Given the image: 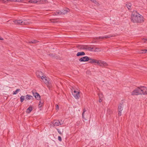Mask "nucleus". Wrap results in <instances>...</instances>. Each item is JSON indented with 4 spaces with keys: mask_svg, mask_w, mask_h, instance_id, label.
<instances>
[{
    "mask_svg": "<svg viewBox=\"0 0 147 147\" xmlns=\"http://www.w3.org/2000/svg\"><path fill=\"white\" fill-rule=\"evenodd\" d=\"M131 20L134 22H141L143 21V16L136 11L133 12Z\"/></svg>",
    "mask_w": 147,
    "mask_h": 147,
    "instance_id": "1",
    "label": "nucleus"
},
{
    "mask_svg": "<svg viewBox=\"0 0 147 147\" xmlns=\"http://www.w3.org/2000/svg\"><path fill=\"white\" fill-rule=\"evenodd\" d=\"M147 94V88L144 86H141L136 89L132 92V95L139 94Z\"/></svg>",
    "mask_w": 147,
    "mask_h": 147,
    "instance_id": "2",
    "label": "nucleus"
},
{
    "mask_svg": "<svg viewBox=\"0 0 147 147\" xmlns=\"http://www.w3.org/2000/svg\"><path fill=\"white\" fill-rule=\"evenodd\" d=\"M36 74L38 77L41 78L43 81L47 86H49L51 84V82L49 78L45 76H43V74L40 71H38L36 72Z\"/></svg>",
    "mask_w": 147,
    "mask_h": 147,
    "instance_id": "3",
    "label": "nucleus"
},
{
    "mask_svg": "<svg viewBox=\"0 0 147 147\" xmlns=\"http://www.w3.org/2000/svg\"><path fill=\"white\" fill-rule=\"evenodd\" d=\"M72 93L74 97L76 99H78L80 97L79 91L76 90H72Z\"/></svg>",
    "mask_w": 147,
    "mask_h": 147,
    "instance_id": "4",
    "label": "nucleus"
},
{
    "mask_svg": "<svg viewBox=\"0 0 147 147\" xmlns=\"http://www.w3.org/2000/svg\"><path fill=\"white\" fill-rule=\"evenodd\" d=\"M96 63L101 66L106 67L107 65V64L106 62L100 60H97Z\"/></svg>",
    "mask_w": 147,
    "mask_h": 147,
    "instance_id": "5",
    "label": "nucleus"
},
{
    "mask_svg": "<svg viewBox=\"0 0 147 147\" xmlns=\"http://www.w3.org/2000/svg\"><path fill=\"white\" fill-rule=\"evenodd\" d=\"M52 123L54 126H58L60 125L63 124V122L61 121L60 122L58 120H55L52 122Z\"/></svg>",
    "mask_w": 147,
    "mask_h": 147,
    "instance_id": "6",
    "label": "nucleus"
},
{
    "mask_svg": "<svg viewBox=\"0 0 147 147\" xmlns=\"http://www.w3.org/2000/svg\"><path fill=\"white\" fill-rule=\"evenodd\" d=\"M69 9L66 8L62 10V11H60L57 12V13L59 14H65L69 12Z\"/></svg>",
    "mask_w": 147,
    "mask_h": 147,
    "instance_id": "7",
    "label": "nucleus"
},
{
    "mask_svg": "<svg viewBox=\"0 0 147 147\" xmlns=\"http://www.w3.org/2000/svg\"><path fill=\"white\" fill-rule=\"evenodd\" d=\"M33 96L37 100H40V95L36 92H32Z\"/></svg>",
    "mask_w": 147,
    "mask_h": 147,
    "instance_id": "8",
    "label": "nucleus"
},
{
    "mask_svg": "<svg viewBox=\"0 0 147 147\" xmlns=\"http://www.w3.org/2000/svg\"><path fill=\"white\" fill-rule=\"evenodd\" d=\"M89 59V57L87 56H85L80 59L79 60L80 62H84L88 61Z\"/></svg>",
    "mask_w": 147,
    "mask_h": 147,
    "instance_id": "9",
    "label": "nucleus"
},
{
    "mask_svg": "<svg viewBox=\"0 0 147 147\" xmlns=\"http://www.w3.org/2000/svg\"><path fill=\"white\" fill-rule=\"evenodd\" d=\"M15 24L17 25H23V21L22 20H17L13 21Z\"/></svg>",
    "mask_w": 147,
    "mask_h": 147,
    "instance_id": "10",
    "label": "nucleus"
},
{
    "mask_svg": "<svg viewBox=\"0 0 147 147\" xmlns=\"http://www.w3.org/2000/svg\"><path fill=\"white\" fill-rule=\"evenodd\" d=\"M41 0H30L29 2V3H33L40 4L41 3Z\"/></svg>",
    "mask_w": 147,
    "mask_h": 147,
    "instance_id": "11",
    "label": "nucleus"
},
{
    "mask_svg": "<svg viewBox=\"0 0 147 147\" xmlns=\"http://www.w3.org/2000/svg\"><path fill=\"white\" fill-rule=\"evenodd\" d=\"M86 47L87 45H80L78 46V49L81 50H86Z\"/></svg>",
    "mask_w": 147,
    "mask_h": 147,
    "instance_id": "12",
    "label": "nucleus"
},
{
    "mask_svg": "<svg viewBox=\"0 0 147 147\" xmlns=\"http://www.w3.org/2000/svg\"><path fill=\"white\" fill-rule=\"evenodd\" d=\"M97 59H94L91 58H89V62L90 63H96Z\"/></svg>",
    "mask_w": 147,
    "mask_h": 147,
    "instance_id": "13",
    "label": "nucleus"
},
{
    "mask_svg": "<svg viewBox=\"0 0 147 147\" xmlns=\"http://www.w3.org/2000/svg\"><path fill=\"white\" fill-rule=\"evenodd\" d=\"M30 23V22L29 20H24L23 21V25H27Z\"/></svg>",
    "mask_w": 147,
    "mask_h": 147,
    "instance_id": "14",
    "label": "nucleus"
},
{
    "mask_svg": "<svg viewBox=\"0 0 147 147\" xmlns=\"http://www.w3.org/2000/svg\"><path fill=\"white\" fill-rule=\"evenodd\" d=\"M24 96L25 98V100H30L32 97V96L29 95H27L26 96Z\"/></svg>",
    "mask_w": 147,
    "mask_h": 147,
    "instance_id": "15",
    "label": "nucleus"
},
{
    "mask_svg": "<svg viewBox=\"0 0 147 147\" xmlns=\"http://www.w3.org/2000/svg\"><path fill=\"white\" fill-rule=\"evenodd\" d=\"M32 107L30 106L27 109L26 112L27 113H29L32 111Z\"/></svg>",
    "mask_w": 147,
    "mask_h": 147,
    "instance_id": "16",
    "label": "nucleus"
},
{
    "mask_svg": "<svg viewBox=\"0 0 147 147\" xmlns=\"http://www.w3.org/2000/svg\"><path fill=\"white\" fill-rule=\"evenodd\" d=\"M85 55V53L84 52H78L77 53L76 55L77 56H82Z\"/></svg>",
    "mask_w": 147,
    "mask_h": 147,
    "instance_id": "17",
    "label": "nucleus"
},
{
    "mask_svg": "<svg viewBox=\"0 0 147 147\" xmlns=\"http://www.w3.org/2000/svg\"><path fill=\"white\" fill-rule=\"evenodd\" d=\"M86 110L85 109H84L83 110V113L82 114V118L85 120H87V119L85 118L84 117V114H85V113L86 112Z\"/></svg>",
    "mask_w": 147,
    "mask_h": 147,
    "instance_id": "18",
    "label": "nucleus"
},
{
    "mask_svg": "<svg viewBox=\"0 0 147 147\" xmlns=\"http://www.w3.org/2000/svg\"><path fill=\"white\" fill-rule=\"evenodd\" d=\"M15 0H0V1L3 3H5L7 1H14Z\"/></svg>",
    "mask_w": 147,
    "mask_h": 147,
    "instance_id": "19",
    "label": "nucleus"
},
{
    "mask_svg": "<svg viewBox=\"0 0 147 147\" xmlns=\"http://www.w3.org/2000/svg\"><path fill=\"white\" fill-rule=\"evenodd\" d=\"M123 110V106L120 104L118 106V111H122Z\"/></svg>",
    "mask_w": 147,
    "mask_h": 147,
    "instance_id": "20",
    "label": "nucleus"
},
{
    "mask_svg": "<svg viewBox=\"0 0 147 147\" xmlns=\"http://www.w3.org/2000/svg\"><path fill=\"white\" fill-rule=\"evenodd\" d=\"M126 7L128 8V9H130L131 6V4L130 3H127V4H126Z\"/></svg>",
    "mask_w": 147,
    "mask_h": 147,
    "instance_id": "21",
    "label": "nucleus"
},
{
    "mask_svg": "<svg viewBox=\"0 0 147 147\" xmlns=\"http://www.w3.org/2000/svg\"><path fill=\"white\" fill-rule=\"evenodd\" d=\"M112 36H105L103 37H99L98 38L99 39H103L104 38H110V37H112Z\"/></svg>",
    "mask_w": 147,
    "mask_h": 147,
    "instance_id": "22",
    "label": "nucleus"
},
{
    "mask_svg": "<svg viewBox=\"0 0 147 147\" xmlns=\"http://www.w3.org/2000/svg\"><path fill=\"white\" fill-rule=\"evenodd\" d=\"M87 48L86 50H88L89 51H94L93 50L94 49L93 48H91L90 47H89L88 46H87Z\"/></svg>",
    "mask_w": 147,
    "mask_h": 147,
    "instance_id": "23",
    "label": "nucleus"
},
{
    "mask_svg": "<svg viewBox=\"0 0 147 147\" xmlns=\"http://www.w3.org/2000/svg\"><path fill=\"white\" fill-rule=\"evenodd\" d=\"M20 90L19 89H17L16 90L14 91H13V94L15 95L16 94L20 91Z\"/></svg>",
    "mask_w": 147,
    "mask_h": 147,
    "instance_id": "24",
    "label": "nucleus"
},
{
    "mask_svg": "<svg viewBox=\"0 0 147 147\" xmlns=\"http://www.w3.org/2000/svg\"><path fill=\"white\" fill-rule=\"evenodd\" d=\"M101 50V49L99 48H96L94 51L95 52H99Z\"/></svg>",
    "mask_w": 147,
    "mask_h": 147,
    "instance_id": "25",
    "label": "nucleus"
},
{
    "mask_svg": "<svg viewBox=\"0 0 147 147\" xmlns=\"http://www.w3.org/2000/svg\"><path fill=\"white\" fill-rule=\"evenodd\" d=\"M20 101L21 102H22L24 100H25V98L24 96H22L20 97Z\"/></svg>",
    "mask_w": 147,
    "mask_h": 147,
    "instance_id": "26",
    "label": "nucleus"
},
{
    "mask_svg": "<svg viewBox=\"0 0 147 147\" xmlns=\"http://www.w3.org/2000/svg\"><path fill=\"white\" fill-rule=\"evenodd\" d=\"M147 53V50H141L140 52V53Z\"/></svg>",
    "mask_w": 147,
    "mask_h": 147,
    "instance_id": "27",
    "label": "nucleus"
},
{
    "mask_svg": "<svg viewBox=\"0 0 147 147\" xmlns=\"http://www.w3.org/2000/svg\"><path fill=\"white\" fill-rule=\"evenodd\" d=\"M147 42V38H143L142 39V42L144 43H146Z\"/></svg>",
    "mask_w": 147,
    "mask_h": 147,
    "instance_id": "28",
    "label": "nucleus"
},
{
    "mask_svg": "<svg viewBox=\"0 0 147 147\" xmlns=\"http://www.w3.org/2000/svg\"><path fill=\"white\" fill-rule=\"evenodd\" d=\"M43 104V102H42L41 101H40L39 102V104H38V107L39 108H40L42 107V105Z\"/></svg>",
    "mask_w": 147,
    "mask_h": 147,
    "instance_id": "29",
    "label": "nucleus"
},
{
    "mask_svg": "<svg viewBox=\"0 0 147 147\" xmlns=\"http://www.w3.org/2000/svg\"><path fill=\"white\" fill-rule=\"evenodd\" d=\"M111 112V110L109 109L108 108L107 110V113L108 114H110Z\"/></svg>",
    "mask_w": 147,
    "mask_h": 147,
    "instance_id": "30",
    "label": "nucleus"
},
{
    "mask_svg": "<svg viewBox=\"0 0 147 147\" xmlns=\"http://www.w3.org/2000/svg\"><path fill=\"white\" fill-rule=\"evenodd\" d=\"M37 42L38 41L36 40H33L32 41L29 42V43H37Z\"/></svg>",
    "mask_w": 147,
    "mask_h": 147,
    "instance_id": "31",
    "label": "nucleus"
},
{
    "mask_svg": "<svg viewBox=\"0 0 147 147\" xmlns=\"http://www.w3.org/2000/svg\"><path fill=\"white\" fill-rule=\"evenodd\" d=\"M98 96L99 98H101L103 96V95L102 94H99Z\"/></svg>",
    "mask_w": 147,
    "mask_h": 147,
    "instance_id": "32",
    "label": "nucleus"
},
{
    "mask_svg": "<svg viewBox=\"0 0 147 147\" xmlns=\"http://www.w3.org/2000/svg\"><path fill=\"white\" fill-rule=\"evenodd\" d=\"M58 140L60 141H61V140H62L60 136H59L58 137Z\"/></svg>",
    "mask_w": 147,
    "mask_h": 147,
    "instance_id": "33",
    "label": "nucleus"
},
{
    "mask_svg": "<svg viewBox=\"0 0 147 147\" xmlns=\"http://www.w3.org/2000/svg\"><path fill=\"white\" fill-rule=\"evenodd\" d=\"M119 111V113H118V115L119 116H121V111Z\"/></svg>",
    "mask_w": 147,
    "mask_h": 147,
    "instance_id": "34",
    "label": "nucleus"
},
{
    "mask_svg": "<svg viewBox=\"0 0 147 147\" xmlns=\"http://www.w3.org/2000/svg\"><path fill=\"white\" fill-rule=\"evenodd\" d=\"M57 130L58 131V132L60 134H61V132L60 130L59 129H57Z\"/></svg>",
    "mask_w": 147,
    "mask_h": 147,
    "instance_id": "35",
    "label": "nucleus"
},
{
    "mask_svg": "<svg viewBox=\"0 0 147 147\" xmlns=\"http://www.w3.org/2000/svg\"><path fill=\"white\" fill-rule=\"evenodd\" d=\"M43 1L44 3H48V1L47 0H43Z\"/></svg>",
    "mask_w": 147,
    "mask_h": 147,
    "instance_id": "36",
    "label": "nucleus"
},
{
    "mask_svg": "<svg viewBox=\"0 0 147 147\" xmlns=\"http://www.w3.org/2000/svg\"><path fill=\"white\" fill-rule=\"evenodd\" d=\"M56 109H57V110H58L59 109V106L58 105H57V106H56Z\"/></svg>",
    "mask_w": 147,
    "mask_h": 147,
    "instance_id": "37",
    "label": "nucleus"
},
{
    "mask_svg": "<svg viewBox=\"0 0 147 147\" xmlns=\"http://www.w3.org/2000/svg\"><path fill=\"white\" fill-rule=\"evenodd\" d=\"M102 101V100L101 99V98H99V102H101Z\"/></svg>",
    "mask_w": 147,
    "mask_h": 147,
    "instance_id": "38",
    "label": "nucleus"
},
{
    "mask_svg": "<svg viewBox=\"0 0 147 147\" xmlns=\"http://www.w3.org/2000/svg\"><path fill=\"white\" fill-rule=\"evenodd\" d=\"M0 40H3V39L2 38L0 37Z\"/></svg>",
    "mask_w": 147,
    "mask_h": 147,
    "instance_id": "39",
    "label": "nucleus"
},
{
    "mask_svg": "<svg viewBox=\"0 0 147 147\" xmlns=\"http://www.w3.org/2000/svg\"><path fill=\"white\" fill-rule=\"evenodd\" d=\"M38 74V75H41V74H40V73H39Z\"/></svg>",
    "mask_w": 147,
    "mask_h": 147,
    "instance_id": "40",
    "label": "nucleus"
}]
</instances>
